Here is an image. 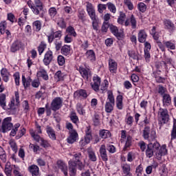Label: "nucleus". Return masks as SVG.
<instances>
[{"instance_id": "nucleus-64", "label": "nucleus", "mask_w": 176, "mask_h": 176, "mask_svg": "<svg viewBox=\"0 0 176 176\" xmlns=\"http://www.w3.org/2000/svg\"><path fill=\"white\" fill-rule=\"evenodd\" d=\"M166 88H164V87L162 86V85H159L158 87V93L159 94H161V96H163L164 94H166Z\"/></svg>"}, {"instance_id": "nucleus-44", "label": "nucleus", "mask_w": 176, "mask_h": 176, "mask_svg": "<svg viewBox=\"0 0 176 176\" xmlns=\"http://www.w3.org/2000/svg\"><path fill=\"white\" fill-rule=\"evenodd\" d=\"M32 80H31V78H29L27 80L25 76H22V82L25 88L30 87V84L31 83Z\"/></svg>"}, {"instance_id": "nucleus-34", "label": "nucleus", "mask_w": 176, "mask_h": 176, "mask_svg": "<svg viewBox=\"0 0 176 176\" xmlns=\"http://www.w3.org/2000/svg\"><path fill=\"white\" fill-rule=\"evenodd\" d=\"M113 107H115V104L106 102L104 109L107 113H111L112 111H113Z\"/></svg>"}, {"instance_id": "nucleus-13", "label": "nucleus", "mask_w": 176, "mask_h": 176, "mask_svg": "<svg viewBox=\"0 0 176 176\" xmlns=\"http://www.w3.org/2000/svg\"><path fill=\"white\" fill-rule=\"evenodd\" d=\"M69 135L67 138L68 144H74V142H76V140H78V132L76 130L70 131L69 133Z\"/></svg>"}, {"instance_id": "nucleus-63", "label": "nucleus", "mask_w": 176, "mask_h": 176, "mask_svg": "<svg viewBox=\"0 0 176 176\" xmlns=\"http://www.w3.org/2000/svg\"><path fill=\"white\" fill-rule=\"evenodd\" d=\"M138 9L140 12H142V13H144L145 10H146V6L144 3H140L138 5Z\"/></svg>"}, {"instance_id": "nucleus-10", "label": "nucleus", "mask_w": 176, "mask_h": 176, "mask_svg": "<svg viewBox=\"0 0 176 176\" xmlns=\"http://www.w3.org/2000/svg\"><path fill=\"white\" fill-rule=\"evenodd\" d=\"M86 3L87 11L89 17H91V20H96L97 19V16H96V10H94L93 4L89 2H87Z\"/></svg>"}, {"instance_id": "nucleus-43", "label": "nucleus", "mask_w": 176, "mask_h": 176, "mask_svg": "<svg viewBox=\"0 0 176 176\" xmlns=\"http://www.w3.org/2000/svg\"><path fill=\"white\" fill-rule=\"evenodd\" d=\"M132 140H133V138H131V136L127 135L125 146H124V149H123L124 151H127V148H130L131 146Z\"/></svg>"}, {"instance_id": "nucleus-47", "label": "nucleus", "mask_w": 176, "mask_h": 176, "mask_svg": "<svg viewBox=\"0 0 176 176\" xmlns=\"http://www.w3.org/2000/svg\"><path fill=\"white\" fill-rule=\"evenodd\" d=\"M46 49V43L45 42L42 41L39 46L38 47V52L41 56L43 52H45V50Z\"/></svg>"}, {"instance_id": "nucleus-45", "label": "nucleus", "mask_w": 176, "mask_h": 176, "mask_svg": "<svg viewBox=\"0 0 176 176\" xmlns=\"http://www.w3.org/2000/svg\"><path fill=\"white\" fill-rule=\"evenodd\" d=\"M107 6L111 13H116V6L115 4L112 3L111 2H109L107 3Z\"/></svg>"}, {"instance_id": "nucleus-29", "label": "nucleus", "mask_w": 176, "mask_h": 176, "mask_svg": "<svg viewBox=\"0 0 176 176\" xmlns=\"http://www.w3.org/2000/svg\"><path fill=\"white\" fill-rule=\"evenodd\" d=\"M88 157L91 162H97V157L96 156V153L94 152L93 149H87Z\"/></svg>"}, {"instance_id": "nucleus-50", "label": "nucleus", "mask_w": 176, "mask_h": 176, "mask_svg": "<svg viewBox=\"0 0 176 176\" xmlns=\"http://www.w3.org/2000/svg\"><path fill=\"white\" fill-rule=\"evenodd\" d=\"M48 12L50 17H52V19H54V17H56V16L57 15V9H56V8L54 7L50 8Z\"/></svg>"}, {"instance_id": "nucleus-31", "label": "nucleus", "mask_w": 176, "mask_h": 176, "mask_svg": "<svg viewBox=\"0 0 176 176\" xmlns=\"http://www.w3.org/2000/svg\"><path fill=\"white\" fill-rule=\"evenodd\" d=\"M47 133L48 134V135H49L50 138H51V140H52L53 141H55L56 132L54 131V130H53V129H52V127H50V126L47 127Z\"/></svg>"}, {"instance_id": "nucleus-15", "label": "nucleus", "mask_w": 176, "mask_h": 176, "mask_svg": "<svg viewBox=\"0 0 176 176\" xmlns=\"http://www.w3.org/2000/svg\"><path fill=\"white\" fill-rule=\"evenodd\" d=\"M78 71H79L81 76L84 79H89V78H90V76H91V72H90L89 69H86L82 67H80L78 69Z\"/></svg>"}, {"instance_id": "nucleus-26", "label": "nucleus", "mask_w": 176, "mask_h": 176, "mask_svg": "<svg viewBox=\"0 0 176 176\" xmlns=\"http://www.w3.org/2000/svg\"><path fill=\"white\" fill-rule=\"evenodd\" d=\"M37 76L38 78H43L44 80H47L49 79V76L47 75V72L44 69H41L37 72Z\"/></svg>"}, {"instance_id": "nucleus-27", "label": "nucleus", "mask_w": 176, "mask_h": 176, "mask_svg": "<svg viewBox=\"0 0 176 176\" xmlns=\"http://www.w3.org/2000/svg\"><path fill=\"white\" fill-rule=\"evenodd\" d=\"M116 107L118 109H123V96L118 95L116 98Z\"/></svg>"}, {"instance_id": "nucleus-8", "label": "nucleus", "mask_w": 176, "mask_h": 176, "mask_svg": "<svg viewBox=\"0 0 176 176\" xmlns=\"http://www.w3.org/2000/svg\"><path fill=\"white\" fill-rule=\"evenodd\" d=\"M63 107V99L60 97L55 98L51 103V109L52 111H58Z\"/></svg>"}, {"instance_id": "nucleus-2", "label": "nucleus", "mask_w": 176, "mask_h": 176, "mask_svg": "<svg viewBox=\"0 0 176 176\" xmlns=\"http://www.w3.org/2000/svg\"><path fill=\"white\" fill-rule=\"evenodd\" d=\"M28 6L31 9L32 13L36 16H39L41 17H43V3L41 1V0H34L32 1L29 0L28 1Z\"/></svg>"}, {"instance_id": "nucleus-19", "label": "nucleus", "mask_w": 176, "mask_h": 176, "mask_svg": "<svg viewBox=\"0 0 176 176\" xmlns=\"http://www.w3.org/2000/svg\"><path fill=\"white\" fill-rule=\"evenodd\" d=\"M109 69L110 72L113 73L118 69V63L113 59L109 60Z\"/></svg>"}, {"instance_id": "nucleus-1", "label": "nucleus", "mask_w": 176, "mask_h": 176, "mask_svg": "<svg viewBox=\"0 0 176 176\" xmlns=\"http://www.w3.org/2000/svg\"><path fill=\"white\" fill-rule=\"evenodd\" d=\"M155 154L157 159L159 160L162 159V156L167 155V148H166V145H163L160 148V144H159L157 142L149 143L146 150V155L147 157L151 158Z\"/></svg>"}, {"instance_id": "nucleus-37", "label": "nucleus", "mask_w": 176, "mask_h": 176, "mask_svg": "<svg viewBox=\"0 0 176 176\" xmlns=\"http://www.w3.org/2000/svg\"><path fill=\"white\" fill-rule=\"evenodd\" d=\"M124 20H126V14H124L123 12H120V16L118 19V24H120L121 25H124Z\"/></svg>"}, {"instance_id": "nucleus-14", "label": "nucleus", "mask_w": 176, "mask_h": 176, "mask_svg": "<svg viewBox=\"0 0 176 176\" xmlns=\"http://www.w3.org/2000/svg\"><path fill=\"white\" fill-rule=\"evenodd\" d=\"M45 65H49L53 61V52L48 51L45 54L43 60Z\"/></svg>"}, {"instance_id": "nucleus-62", "label": "nucleus", "mask_w": 176, "mask_h": 176, "mask_svg": "<svg viewBox=\"0 0 176 176\" xmlns=\"http://www.w3.org/2000/svg\"><path fill=\"white\" fill-rule=\"evenodd\" d=\"M58 63L59 65L63 66V65L65 64V58L64 56L59 55L58 56Z\"/></svg>"}, {"instance_id": "nucleus-6", "label": "nucleus", "mask_w": 176, "mask_h": 176, "mask_svg": "<svg viewBox=\"0 0 176 176\" xmlns=\"http://www.w3.org/2000/svg\"><path fill=\"white\" fill-rule=\"evenodd\" d=\"M15 98H12L10 102L8 104V109H16V107L20 105V96L19 91H15Z\"/></svg>"}, {"instance_id": "nucleus-53", "label": "nucleus", "mask_w": 176, "mask_h": 176, "mask_svg": "<svg viewBox=\"0 0 176 176\" xmlns=\"http://www.w3.org/2000/svg\"><path fill=\"white\" fill-rule=\"evenodd\" d=\"M124 3L126 5L129 10H133L134 9V6L131 1L130 0H124Z\"/></svg>"}, {"instance_id": "nucleus-39", "label": "nucleus", "mask_w": 176, "mask_h": 176, "mask_svg": "<svg viewBox=\"0 0 176 176\" xmlns=\"http://www.w3.org/2000/svg\"><path fill=\"white\" fill-rule=\"evenodd\" d=\"M70 120L75 124H78L79 123V118L76 116V113L72 112L70 114Z\"/></svg>"}, {"instance_id": "nucleus-17", "label": "nucleus", "mask_w": 176, "mask_h": 176, "mask_svg": "<svg viewBox=\"0 0 176 176\" xmlns=\"http://www.w3.org/2000/svg\"><path fill=\"white\" fill-rule=\"evenodd\" d=\"M88 96L87 91L85 89H80L74 93V98L79 99L80 97H82V98H87Z\"/></svg>"}, {"instance_id": "nucleus-51", "label": "nucleus", "mask_w": 176, "mask_h": 176, "mask_svg": "<svg viewBox=\"0 0 176 176\" xmlns=\"http://www.w3.org/2000/svg\"><path fill=\"white\" fill-rule=\"evenodd\" d=\"M30 135L32 137V138H34V141H36V142H41V140L43 139V138H41V136H39L38 135L35 134V132H32L31 131Z\"/></svg>"}, {"instance_id": "nucleus-49", "label": "nucleus", "mask_w": 176, "mask_h": 176, "mask_svg": "<svg viewBox=\"0 0 176 176\" xmlns=\"http://www.w3.org/2000/svg\"><path fill=\"white\" fill-rule=\"evenodd\" d=\"M128 54L130 58H133V60H138V55L135 53V51L129 50Z\"/></svg>"}, {"instance_id": "nucleus-9", "label": "nucleus", "mask_w": 176, "mask_h": 176, "mask_svg": "<svg viewBox=\"0 0 176 176\" xmlns=\"http://www.w3.org/2000/svg\"><path fill=\"white\" fill-rule=\"evenodd\" d=\"M125 27L131 26V28L133 30H135L137 28V19H135V16H134L133 14L131 15V16L126 19L124 22Z\"/></svg>"}, {"instance_id": "nucleus-41", "label": "nucleus", "mask_w": 176, "mask_h": 176, "mask_svg": "<svg viewBox=\"0 0 176 176\" xmlns=\"http://www.w3.org/2000/svg\"><path fill=\"white\" fill-rule=\"evenodd\" d=\"M164 46L167 47V49H170V50H175V44L172 43L171 41H164L163 42Z\"/></svg>"}, {"instance_id": "nucleus-11", "label": "nucleus", "mask_w": 176, "mask_h": 176, "mask_svg": "<svg viewBox=\"0 0 176 176\" xmlns=\"http://www.w3.org/2000/svg\"><path fill=\"white\" fill-rule=\"evenodd\" d=\"M58 168L61 170L65 176H68V166L65 164L64 161L59 160L56 162Z\"/></svg>"}, {"instance_id": "nucleus-16", "label": "nucleus", "mask_w": 176, "mask_h": 176, "mask_svg": "<svg viewBox=\"0 0 176 176\" xmlns=\"http://www.w3.org/2000/svg\"><path fill=\"white\" fill-rule=\"evenodd\" d=\"M100 155L103 162L108 161V155L107 154V147L104 144L101 145L100 148Z\"/></svg>"}, {"instance_id": "nucleus-36", "label": "nucleus", "mask_w": 176, "mask_h": 176, "mask_svg": "<svg viewBox=\"0 0 176 176\" xmlns=\"http://www.w3.org/2000/svg\"><path fill=\"white\" fill-rule=\"evenodd\" d=\"M66 32L67 35L70 36H74V38L76 36V32H75V29L72 26L67 27L66 29Z\"/></svg>"}, {"instance_id": "nucleus-4", "label": "nucleus", "mask_w": 176, "mask_h": 176, "mask_svg": "<svg viewBox=\"0 0 176 176\" xmlns=\"http://www.w3.org/2000/svg\"><path fill=\"white\" fill-rule=\"evenodd\" d=\"M143 137L144 140H148V141H155L156 140V131L152 130L151 131V127L145 126L143 130Z\"/></svg>"}, {"instance_id": "nucleus-59", "label": "nucleus", "mask_w": 176, "mask_h": 176, "mask_svg": "<svg viewBox=\"0 0 176 176\" xmlns=\"http://www.w3.org/2000/svg\"><path fill=\"white\" fill-rule=\"evenodd\" d=\"M107 149L109 153H115V152H116V148L112 144H107Z\"/></svg>"}, {"instance_id": "nucleus-56", "label": "nucleus", "mask_w": 176, "mask_h": 176, "mask_svg": "<svg viewBox=\"0 0 176 176\" xmlns=\"http://www.w3.org/2000/svg\"><path fill=\"white\" fill-rule=\"evenodd\" d=\"M107 10V4H98V12L99 13L102 14L104 10Z\"/></svg>"}, {"instance_id": "nucleus-25", "label": "nucleus", "mask_w": 176, "mask_h": 176, "mask_svg": "<svg viewBox=\"0 0 176 176\" xmlns=\"http://www.w3.org/2000/svg\"><path fill=\"white\" fill-rule=\"evenodd\" d=\"M164 24L166 30H170V31H174V30H175V25H174V23H173V22H171V21L168 19H166L164 21Z\"/></svg>"}, {"instance_id": "nucleus-20", "label": "nucleus", "mask_w": 176, "mask_h": 176, "mask_svg": "<svg viewBox=\"0 0 176 176\" xmlns=\"http://www.w3.org/2000/svg\"><path fill=\"white\" fill-rule=\"evenodd\" d=\"M6 25H8V23H6V21H3L0 23V32L2 34H5L6 32L7 36H10L11 35L10 32L8 30H6Z\"/></svg>"}, {"instance_id": "nucleus-28", "label": "nucleus", "mask_w": 176, "mask_h": 176, "mask_svg": "<svg viewBox=\"0 0 176 176\" xmlns=\"http://www.w3.org/2000/svg\"><path fill=\"white\" fill-rule=\"evenodd\" d=\"M85 56L90 61H96V54L94 51L90 50L85 53Z\"/></svg>"}, {"instance_id": "nucleus-42", "label": "nucleus", "mask_w": 176, "mask_h": 176, "mask_svg": "<svg viewBox=\"0 0 176 176\" xmlns=\"http://www.w3.org/2000/svg\"><path fill=\"white\" fill-rule=\"evenodd\" d=\"M176 140V120L173 119V126L171 131V140Z\"/></svg>"}, {"instance_id": "nucleus-23", "label": "nucleus", "mask_w": 176, "mask_h": 176, "mask_svg": "<svg viewBox=\"0 0 176 176\" xmlns=\"http://www.w3.org/2000/svg\"><path fill=\"white\" fill-rule=\"evenodd\" d=\"M147 36H148L146 35V32H145V30H140L138 33L139 42L140 43H145Z\"/></svg>"}, {"instance_id": "nucleus-60", "label": "nucleus", "mask_w": 176, "mask_h": 176, "mask_svg": "<svg viewBox=\"0 0 176 176\" xmlns=\"http://www.w3.org/2000/svg\"><path fill=\"white\" fill-rule=\"evenodd\" d=\"M33 25L35 28V30L38 32L41 31V23L39 21H36L33 23Z\"/></svg>"}, {"instance_id": "nucleus-38", "label": "nucleus", "mask_w": 176, "mask_h": 176, "mask_svg": "<svg viewBox=\"0 0 176 176\" xmlns=\"http://www.w3.org/2000/svg\"><path fill=\"white\" fill-rule=\"evenodd\" d=\"M12 170H13V168L10 165V162H8L6 165V168L4 170L7 176H12Z\"/></svg>"}, {"instance_id": "nucleus-35", "label": "nucleus", "mask_w": 176, "mask_h": 176, "mask_svg": "<svg viewBox=\"0 0 176 176\" xmlns=\"http://www.w3.org/2000/svg\"><path fill=\"white\" fill-rule=\"evenodd\" d=\"M106 102L115 104V96H113V93H112V91H107V101Z\"/></svg>"}, {"instance_id": "nucleus-33", "label": "nucleus", "mask_w": 176, "mask_h": 176, "mask_svg": "<svg viewBox=\"0 0 176 176\" xmlns=\"http://www.w3.org/2000/svg\"><path fill=\"white\" fill-rule=\"evenodd\" d=\"M0 107L5 109L6 107V95L5 94H0Z\"/></svg>"}, {"instance_id": "nucleus-46", "label": "nucleus", "mask_w": 176, "mask_h": 176, "mask_svg": "<svg viewBox=\"0 0 176 176\" xmlns=\"http://www.w3.org/2000/svg\"><path fill=\"white\" fill-rule=\"evenodd\" d=\"M109 86L108 80H104L103 82L100 85V90L102 91V93H104V91H107Z\"/></svg>"}, {"instance_id": "nucleus-61", "label": "nucleus", "mask_w": 176, "mask_h": 176, "mask_svg": "<svg viewBox=\"0 0 176 176\" xmlns=\"http://www.w3.org/2000/svg\"><path fill=\"white\" fill-rule=\"evenodd\" d=\"M40 145L43 146V148H49V146H50V144H49V142H47V140H45L43 138L41 139L40 142Z\"/></svg>"}, {"instance_id": "nucleus-18", "label": "nucleus", "mask_w": 176, "mask_h": 176, "mask_svg": "<svg viewBox=\"0 0 176 176\" xmlns=\"http://www.w3.org/2000/svg\"><path fill=\"white\" fill-rule=\"evenodd\" d=\"M28 170L32 176H41V174H39V167L36 165H32L29 166Z\"/></svg>"}, {"instance_id": "nucleus-24", "label": "nucleus", "mask_w": 176, "mask_h": 176, "mask_svg": "<svg viewBox=\"0 0 176 176\" xmlns=\"http://www.w3.org/2000/svg\"><path fill=\"white\" fill-rule=\"evenodd\" d=\"M1 75L3 81H5L6 82L9 81V76H10V73H9L8 69L3 68L1 70Z\"/></svg>"}, {"instance_id": "nucleus-57", "label": "nucleus", "mask_w": 176, "mask_h": 176, "mask_svg": "<svg viewBox=\"0 0 176 176\" xmlns=\"http://www.w3.org/2000/svg\"><path fill=\"white\" fill-rule=\"evenodd\" d=\"M19 127H20V124L17 123L14 125V129H13L10 133V135H12V137H14L16 135V133H17V131L19 130Z\"/></svg>"}, {"instance_id": "nucleus-54", "label": "nucleus", "mask_w": 176, "mask_h": 176, "mask_svg": "<svg viewBox=\"0 0 176 176\" xmlns=\"http://www.w3.org/2000/svg\"><path fill=\"white\" fill-rule=\"evenodd\" d=\"M110 26H111V25H109V23L104 22L102 25V28H101L102 32H107L108 28H109Z\"/></svg>"}, {"instance_id": "nucleus-12", "label": "nucleus", "mask_w": 176, "mask_h": 176, "mask_svg": "<svg viewBox=\"0 0 176 176\" xmlns=\"http://www.w3.org/2000/svg\"><path fill=\"white\" fill-rule=\"evenodd\" d=\"M94 82L91 83V86L95 91L100 90V85H101V78L98 76H94L93 78Z\"/></svg>"}, {"instance_id": "nucleus-58", "label": "nucleus", "mask_w": 176, "mask_h": 176, "mask_svg": "<svg viewBox=\"0 0 176 176\" xmlns=\"http://www.w3.org/2000/svg\"><path fill=\"white\" fill-rule=\"evenodd\" d=\"M9 144L12 151L16 153V152H17V144H16V142L14 140H10Z\"/></svg>"}, {"instance_id": "nucleus-21", "label": "nucleus", "mask_w": 176, "mask_h": 176, "mask_svg": "<svg viewBox=\"0 0 176 176\" xmlns=\"http://www.w3.org/2000/svg\"><path fill=\"white\" fill-rule=\"evenodd\" d=\"M20 47H21V41L16 40L12 44L10 50L12 53H15L20 50Z\"/></svg>"}, {"instance_id": "nucleus-52", "label": "nucleus", "mask_w": 176, "mask_h": 176, "mask_svg": "<svg viewBox=\"0 0 176 176\" xmlns=\"http://www.w3.org/2000/svg\"><path fill=\"white\" fill-rule=\"evenodd\" d=\"M54 45L56 52H58V50H60V49H61L63 47V42L60 40H56L54 41Z\"/></svg>"}, {"instance_id": "nucleus-30", "label": "nucleus", "mask_w": 176, "mask_h": 176, "mask_svg": "<svg viewBox=\"0 0 176 176\" xmlns=\"http://www.w3.org/2000/svg\"><path fill=\"white\" fill-rule=\"evenodd\" d=\"M61 54H63V56H69V54L71 53V46L65 45L62 47L61 50Z\"/></svg>"}, {"instance_id": "nucleus-22", "label": "nucleus", "mask_w": 176, "mask_h": 176, "mask_svg": "<svg viewBox=\"0 0 176 176\" xmlns=\"http://www.w3.org/2000/svg\"><path fill=\"white\" fill-rule=\"evenodd\" d=\"M162 102L164 105L168 107L171 105V96L168 94H165L162 96Z\"/></svg>"}, {"instance_id": "nucleus-40", "label": "nucleus", "mask_w": 176, "mask_h": 176, "mask_svg": "<svg viewBox=\"0 0 176 176\" xmlns=\"http://www.w3.org/2000/svg\"><path fill=\"white\" fill-rule=\"evenodd\" d=\"M54 79L56 82H60V80H64V74L61 73V71H58L54 75Z\"/></svg>"}, {"instance_id": "nucleus-55", "label": "nucleus", "mask_w": 176, "mask_h": 176, "mask_svg": "<svg viewBox=\"0 0 176 176\" xmlns=\"http://www.w3.org/2000/svg\"><path fill=\"white\" fill-rule=\"evenodd\" d=\"M122 173H127V172L131 171V167L130 166L129 164H124L122 166Z\"/></svg>"}, {"instance_id": "nucleus-3", "label": "nucleus", "mask_w": 176, "mask_h": 176, "mask_svg": "<svg viewBox=\"0 0 176 176\" xmlns=\"http://www.w3.org/2000/svg\"><path fill=\"white\" fill-rule=\"evenodd\" d=\"M158 115L161 119L160 124V130L162 129V124H166L170 119V116L168 115V111L167 109H160Z\"/></svg>"}, {"instance_id": "nucleus-7", "label": "nucleus", "mask_w": 176, "mask_h": 176, "mask_svg": "<svg viewBox=\"0 0 176 176\" xmlns=\"http://www.w3.org/2000/svg\"><path fill=\"white\" fill-rule=\"evenodd\" d=\"M109 30L114 35V36H116L117 39L119 41H122L123 38H124V33L123 32H119V29L118 27L113 25H110Z\"/></svg>"}, {"instance_id": "nucleus-48", "label": "nucleus", "mask_w": 176, "mask_h": 176, "mask_svg": "<svg viewBox=\"0 0 176 176\" xmlns=\"http://www.w3.org/2000/svg\"><path fill=\"white\" fill-rule=\"evenodd\" d=\"M0 159L5 163L6 162V152L0 146Z\"/></svg>"}, {"instance_id": "nucleus-32", "label": "nucleus", "mask_w": 176, "mask_h": 176, "mask_svg": "<svg viewBox=\"0 0 176 176\" xmlns=\"http://www.w3.org/2000/svg\"><path fill=\"white\" fill-rule=\"evenodd\" d=\"M99 135L101 137V138H111V132L108 130L102 129L100 131Z\"/></svg>"}, {"instance_id": "nucleus-5", "label": "nucleus", "mask_w": 176, "mask_h": 176, "mask_svg": "<svg viewBox=\"0 0 176 176\" xmlns=\"http://www.w3.org/2000/svg\"><path fill=\"white\" fill-rule=\"evenodd\" d=\"M13 129V124L12 123V118L8 117L3 120L1 125L2 133H8Z\"/></svg>"}]
</instances>
